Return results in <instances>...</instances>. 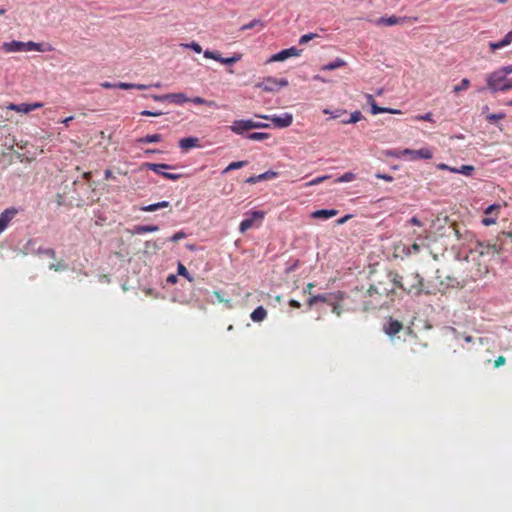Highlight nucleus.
<instances>
[{
    "instance_id": "nucleus-54",
    "label": "nucleus",
    "mask_w": 512,
    "mask_h": 512,
    "mask_svg": "<svg viewBox=\"0 0 512 512\" xmlns=\"http://www.w3.org/2000/svg\"><path fill=\"white\" fill-rule=\"evenodd\" d=\"M251 129H259V128H268L270 127L269 124L267 123H261V122H255L253 120H251Z\"/></svg>"
},
{
    "instance_id": "nucleus-21",
    "label": "nucleus",
    "mask_w": 512,
    "mask_h": 512,
    "mask_svg": "<svg viewBox=\"0 0 512 512\" xmlns=\"http://www.w3.org/2000/svg\"><path fill=\"white\" fill-rule=\"evenodd\" d=\"M410 20L408 17H398V16H389V17H380L377 21V25H402L406 21Z\"/></svg>"
},
{
    "instance_id": "nucleus-15",
    "label": "nucleus",
    "mask_w": 512,
    "mask_h": 512,
    "mask_svg": "<svg viewBox=\"0 0 512 512\" xmlns=\"http://www.w3.org/2000/svg\"><path fill=\"white\" fill-rule=\"evenodd\" d=\"M251 119L235 120L230 126L232 133L242 135L244 132L251 130Z\"/></svg>"
},
{
    "instance_id": "nucleus-44",
    "label": "nucleus",
    "mask_w": 512,
    "mask_h": 512,
    "mask_svg": "<svg viewBox=\"0 0 512 512\" xmlns=\"http://www.w3.org/2000/svg\"><path fill=\"white\" fill-rule=\"evenodd\" d=\"M317 37H318V35L316 33H312V32L307 33L300 37V40H298V43H300V45H306L310 40L315 39Z\"/></svg>"
},
{
    "instance_id": "nucleus-55",
    "label": "nucleus",
    "mask_w": 512,
    "mask_h": 512,
    "mask_svg": "<svg viewBox=\"0 0 512 512\" xmlns=\"http://www.w3.org/2000/svg\"><path fill=\"white\" fill-rule=\"evenodd\" d=\"M184 238H185L184 232L183 231H179V232L173 234L172 238H170V241L178 242V241H180V240H182Z\"/></svg>"
},
{
    "instance_id": "nucleus-24",
    "label": "nucleus",
    "mask_w": 512,
    "mask_h": 512,
    "mask_svg": "<svg viewBox=\"0 0 512 512\" xmlns=\"http://www.w3.org/2000/svg\"><path fill=\"white\" fill-rule=\"evenodd\" d=\"M338 214V211L337 210H316L315 212H313L311 214V217L313 219H322V220H326V219H331L333 217H335L336 215Z\"/></svg>"
},
{
    "instance_id": "nucleus-28",
    "label": "nucleus",
    "mask_w": 512,
    "mask_h": 512,
    "mask_svg": "<svg viewBox=\"0 0 512 512\" xmlns=\"http://www.w3.org/2000/svg\"><path fill=\"white\" fill-rule=\"evenodd\" d=\"M347 65V62H345L342 58H336L331 63H328L324 66H322V71H333L341 67H345Z\"/></svg>"
},
{
    "instance_id": "nucleus-36",
    "label": "nucleus",
    "mask_w": 512,
    "mask_h": 512,
    "mask_svg": "<svg viewBox=\"0 0 512 512\" xmlns=\"http://www.w3.org/2000/svg\"><path fill=\"white\" fill-rule=\"evenodd\" d=\"M468 87H470V80L462 78L461 82L454 86V92L458 94L461 91H466Z\"/></svg>"
},
{
    "instance_id": "nucleus-49",
    "label": "nucleus",
    "mask_w": 512,
    "mask_h": 512,
    "mask_svg": "<svg viewBox=\"0 0 512 512\" xmlns=\"http://www.w3.org/2000/svg\"><path fill=\"white\" fill-rule=\"evenodd\" d=\"M49 268L55 272H60L66 269V264L61 260L57 263H51Z\"/></svg>"
},
{
    "instance_id": "nucleus-14",
    "label": "nucleus",
    "mask_w": 512,
    "mask_h": 512,
    "mask_svg": "<svg viewBox=\"0 0 512 512\" xmlns=\"http://www.w3.org/2000/svg\"><path fill=\"white\" fill-rule=\"evenodd\" d=\"M499 214V206L491 205L486 208L485 216L481 219L482 225L489 227L497 222Z\"/></svg>"
},
{
    "instance_id": "nucleus-22",
    "label": "nucleus",
    "mask_w": 512,
    "mask_h": 512,
    "mask_svg": "<svg viewBox=\"0 0 512 512\" xmlns=\"http://www.w3.org/2000/svg\"><path fill=\"white\" fill-rule=\"evenodd\" d=\"M512 74V65L503 66L490 73L491 83H498L503 79V75Z\"/></svg>"
},
{
    "instance_id": "nucleus-39",
    "label": "nucleus",
    "mask_w": 512,
    "mask_h": 512,
    "mask_svg": "<svg viewBox=\"0 0 512 512\" xmlns=\"http://www.w3.org/2000/svg\"><path fill=\"white\" fill-rule=\"evenodd\" d=\"M317 302H327V296H325V295L312 296V297H310V299L307 300V305L311 307Z\"/></svg>"
},
{
    "instance_id": "nucleus-9",
    "label": "nucleus",
    "mask_w": 512,
    "mask_h": 512,
    "mask_svg": "<svg viewBox=\"0 0 512 512\" xmlns=\"http://www.w3.org/2000/svg\"><path fill=\"white\" fill-rule=\"evenodd\" d=\"M256 117H259L264 120H270L272 122V124H274L275 127H277V128H287V127H289V125L292 124V120H293L292 114H290V113H285L281 116H276V115L270 116V115L256 114Z\"/></svg>"
},
{
    "instance_id": "nucleus-29",
    "label": "nucleus",
    "mask_w": 512,
    "mask_h": 512,
    "mask_svg": "<svg viewBox=\"0 0 512 512\" xmlns=\"http://www.w3.org/2000/svg\"><path fill=\"white\" fill-rule=\"evenodd\" d=\"M370 108H372V109H370V111H372L373 115H378V114H382V113H390V114H399L400 113V110L380 107L377 104H375V102H372V105H370Z\"/></svg>"
},
{
    "instance_id": "nucleus-47",
    "label": "nucleus",
    "mask_w": 512,
    "mask_h": 512,
    "mask_svg": "<svg viewBox=\"0 0 512 512\" xmlns=\"http://www.w3.org/2000/svg\"><path fill=\"white\" fill-rule=\"evenodd\" d=\"M414 120H416V121H426V122L434 123V118L432 117V113L431 112H428V113L423 114V115H416L414 117Z\"/></svg>"
},
{
    "instance_id": "nucleus-52",
    "label": "nucleus",
    "mask_w": 512,
    "mask_h": 512,
    "mask_svg": "<svg viewBox=\"0 0 512 512\" xmlns=\"http://www.w3.org/2000/svg\"><path fill=\"white\" fill-rule=\"evenodd\" d=\"M276 176H277L276 172H264V173L258 175L257 178H259L262 181H264V180H267V179H270V178H274Z\"/></svg>"
},
{
    "instance_id": "nucleus-46",
    "label": "nucleus",
    "mask_w": 512,
    "mask_h": 512,
    "mask_svg": "<svg viewBox=\"0 0 512 512\" xmlns=\"http://www.w3.org/2000/svg\"><path fill=\"white\" fill-rule=\"evenodd\" d=\"M178 274L180 276H183V277L187 278V280L190 281V282L193 281V278L190 277L189 272L186 269V267L183 265V263H179L178 264Z\"/></svg>"
},
{
    "instance_id": "nucleus-35",
    "label": "nucleus",
    "mask_w": 512,
    "mask_h": 512,
    "mask_svg": "<svg viewBox=\"0 0 512 512\" xmlns=\"http://www.w3.org/2000/svg\"><path fill=\"white\" fill-rule=\"evenodd\" d=\"M363 119V114L359 110H356L349 115L348 120H342V124H355Z\"/></svg>"
},
{
    "instance_id": "nucleus-6",
    "label": "nucleus",
    "mask_w": 512,
    "mask_h": 512,
    "mask_svg": "<svg viewBox=\"0 0 512 512\" xmlns=\"http://www.w3.org/2000/svg\"><path fill=\"white\" fill-rule=\"evenodd\" d=\"M288 82L287 79L281 78L277 79L274 77H267L262 80V82H259L255 85L256 88H260L266 92H276L281 87H287Z\"/></svg>"
},
{
    "instance_id": "nucleus-19",
    "label": "nucleus",
    "mask_w": 512,
    "mask_h": 512,
    "mask_svg": "<svg viewBox=\"0 0 512 512\" xmlns=\"http://www.w3.org/2000/svg\"><path fill=\"white\" fill-rule=\"evenodd\" d=\"M1 50L5 53L24 52V42L18 40H11L1 44Z\"/></svg>"
},
{
    "instance_id": "nucleus-5",
    "label": "nucleus",
    "mask_w": 512,
    "mask_h": 512,
    "mask_svg": "<svg viewBox=\"0 0 512 512\" xmlns=\"http://www.w3.org/2000/svg\"><path fill=\"white\" fill-rule=\"evenodd\" d=\"M143 168L153 171L156 174L172 181H177L183 177L180 173L164 172V170L173 169V166L169 164L144 163Z\"/></svg>"
},
{
    "instance_id": "nucleus-12",
    "label": "nucleus",
    "mask_w": 512,
    "mask_h": 512,
    "mask_svg": "<svg viewBox=\"0 0 512 512\" xmlns=\"http://www.w3.org/2000/svg\"><path fill=\"white\" fill-rule=\"evenodd\" d=\"M301 54V50L297 49L295 47H291L288 49L281 50L274 55H272L267 62H283L286 59L292 58V57H298Z\"/></svg>"
},
{
    "instance_id": "nucleus-27",
    "label": "nucleus",
    "mask_w": 512,
    "mask_h": 512,
    "mask_svg": "<svg viewBox=\"0 0 512 512\" xmlns=\"http://www.w3.org/2000/svg\"><path fill=\"white\" fill-rule=\"evenodd\" d=\"M169 206H170V203L168 201H163V202H157L154 204H150L148 206H141V208H139V210H141L143 212H153V211H158L159 209L167 208Z\"/></svg>"
},
{
    "instance_id": "nucleus-2",
    "label": "nucleus",
    "mask_w": 512,
    "mask_h": 512,
    "mask_svg": "<svg viewBox=\"0 0 512 512\" xmlns=\"http://www.w3.org/2000/svg\"><path fill=\"white\" fill-rule=\"evenodd\" d=\"M423 287L424 279L416 272L409 273L403 277V286H399L400 289L415 296H419L422 293Z\"/></svg>"
},
{
    "instance_id": "nucleus-30",
    "label": "nucleus",
    "mask_w": 512,
    "mask_h": 512,
    "mask_svg": "<svg viewBox=\"0 0 512 512\" xmlns=\"http://www.w3.org/2000/svg\"><path fill=\"white\" fill-rule=\"evenodd\" d=\"M189 102L190 103H194L196 105H206L208 107H214V108H218L219 106L217 105V103L213 100H206L205 98H202V97H194V98H189Z\"/></svg>"
},
{
    "instance_id": "nucleus-62",
    "label": "nucleus",
    "mask_w": 512,
    "mask_h": 512,
    "mask_svg": "<svg viewBox=\"0 0 512 512\" xmlns=\"http://www.w3.org/2000/svg\"><path fill=\"white\" fill-rule=\"evenodd\" d=\"M410 225H414V226H418V227H421L422 226V223L420 222L419 218L417 217H412L410 218L409 222H408Z\"/></svg>"
},
{
    "instance_id": "nucleus-20",
    "label": "nucleus",
    "mask_w": 512,
    "mask_h": 512,
    "mask_svg": "<svg viewBox=\"0 0 512 512\" xmlns=\"http://www.w3.org/2000/svg\"><path fill=\"white\" fill-rule=\"evenodd\" d=\"M41 107H42L41 102H35L32 104H29V103L11 104L9 106V109L13 110V111H18V112L29 113L30 111L39 109Z\"/></svg>"
},
{
    "instance_id": "nucleus-13",
    "label": "nucleus",
    "mask_w": 512,
    "mask_h": 512,
    "mask_svg": "<svg viewBox=\"0 0 512 512\" xmlns=\"http://www.w3.org/2000/svg\"><path fill=\"white\" fill-rule=\"evenodd\" d=\"M401 330H403V324L393 317H389L383 325V331L389 338L395 337Z\"/></svg>"
},
{
    "instance_id": "nucleus-43",
    "label": "nucleus",
    "mask_w": 512,
    "mask_h": 512,
    "mask_svg": "<svg viewBox=\"0 0 512 512\" xmlns=\"http://www.w3.org/2000/svg\"><path fill=\"white\" fill-rule=\"evenodd\" d=\"M506 117V114L503 112L496 113V114H490L486 116V120L488 123H494L497 120H503Z\"/></svg>"
},
{
    "instance_id": "nucleus-3",
    "label": "nucleus",
    "mask_w": 512,
    "mask_h": 512,
    "mask_svg": "<svg viewBox=\"0 0 512 512\" xmlns=\"http://www.w3.org/2000/svg\"><path fill=\"white\" fill-rule=\"evenodd\" d=\"M359 300L362 302V309L364 311L388 307L391 304L390 301L384 299L383 297H379L377 295H368V290L359 294Z\"/></svg>"
},
{
    "instance_id": "nucleus-18",
    "label": "nucleus",
    "mask_w": 512,
    "mask_h": 512,
    "mask_svg": "<svg viewBox=\"0 0 512 512\" xmlns=\"http://www.w3.org/2000/svg\"><path fill=\"white\" fill-rule=\"evenodd\" d=\"M512 43V29L507 32L505 36H503L502 40H498L496 42H490L488 43V48H490V51L493 53L497 50H500L507 45Z\"/></svg>"
},
{
    "instance_id": "nucleus-53",
    "label": "nucleus",
    "mask_w": 512,
    "mask_h": 512,
    "mask_svg": "<svg viewBox=\"0 0 512 512\" xmlns=\"http://www.w3.org/2000/svg\"><path fill=\"white\" fill-rule=\"evenodd\" d=\"M117 88L122 90H131L134 89L133 83H127V82H118Z\"/></svg>"
},
{
    "instance_id": "nucleus-32",
    "label": "nucleus",
    "mask_w": 512,
    "mask_h": 512,
    "mask_svg": "<svg viewBox=\"0 0 512 512\" xmlns=\"http://www.w3.org/2000/svg\"><path fill=\"white\" fill-rule=\"evenodd\" d=\"M474 170H475V168L472 165H462L460 168H451L450 172L460 173L465 176H471V174Z\"/></svg>"
},
{
    "instance_id": "nucleus-56",
    "label": "nucleus",
    "mask_w": 512,
    "mask_h": 512,
    "mask_svg": "<svg viewBox=\"0 0 512 512\" xmlns=\"http://www.w3.org/2000/svg\"><path fill=\"white\" fill-rule=\"evenodd\" d=\"M424 246V243H413L412 246H410L409 253H418L420 252L421 247Z\"/></svg>"
},
{
    "instance_id": "nucleus-38",
    "label": "nucleus",
    "mask_w": 512,
    "mask_h": 512,
    "mask_svg": "<svg viewBox=\"0 0 512 512\" xmlns=\"http://www.w3.org/2000/svg\"><path fill=\"white\" fill-rule=\"evenodd\" d=\"M329 178L328 175H324V176H318L316 177L315 179L309 181V182H306L305 183V187H310V186H317L318 184H321L323 183L324 181H327Z\"/></svg>"
},
{
    "instance_id": "nucleus-17",
    "label": "nucleus",
    "mask_w": 512,
    "mask_h": 512,
    "mask_svg": "<svg viewBox=\"0 0 512 512\" xmlns=\"http://www.w3.org/2000/svg\"><path fill=\"white\" fill-rule=\"evenodd\" d=\"M53 47L49 43H38L34 41L24 42V52L36 51V52H51Z\"/></svg>"
},
{
    "instance_id": "nucleus-63",
    "label": "nucleus",
    "mask_w": 512,
    "mask_h": 512,
    "mask_svg": "<svg viewBox=\"0 0 512 512\" xmlns=\"http://www.w3.org/2000/svg\"><path fill=\"white\" fill-rule=\"evenodd\" d=\"M288 305H290L292 308H295V309H298L301 307V304L296 300H290V302H288Z\"/></svg>"
},
{
    "instance_id": "nucleus-31",
    "label": "nucleus",
    "mask_w": 512,
    "mask_h": 512,
    "mask_svg": "<svg viewBox=\"0 0 512 512\" xmlns=\"http://www.w3.org/2000/svg\"><path fill=\"white\" fill-rule=\"evenodd\" d=\"M159 230L158 226L150 225V226H144V225H138L134 226V234L137 235H143L149 232H156Z\"/></svg>"
},
{
    "instance_id": "nucleus-8",
    "label": "nucleus",
    "mask_w": 512,
    "mask_h": 512,
    "mask_svg": "<svg viewBox=\"0 0 512 512\" xmlns=\"http://www.w3.org/2000/svg\"><path fill=\"white\" fill-rule=\"evenodd\" d=\"M403 154L404 158L408 159V161H418L420 159L430 160L432 158V151L430 148H420L419 150L404 148Z\"/></svg>"
},
{
    "instance_id": "nucleus-4",
    "label": "nucleus",
    "mask_w": 512,
    "mask_h": 512,
    "mask_svg": "<svg viewBox=\"0 0 512 512\" xmlns=\"http://www.w3.org/2000/svg\"><path fill=\"white\" fill-rule=\"evenodd\" d=\"M246 215H248V218L242 220L239 226V231L242 234L251 228L260 227L262 220L265 219L266 213L261 210H255Z\"/></svg>"
},
{
    "instance_id": "nucleus-7",
    "label": "nucleus",
    "mask_w": 512,
    "mask_h": 512,
    "mask_svg": "<svg viewBox=\"0 0 512 512\" xmlns=\"http://www.w3.org/2000/svg\"><path fill=\"white\" fill-rule=\"evenodd\" d=\"M204 58L212 59V60L220 62V63H222L223 65H226V66H231V65H233V64H235V63H237L238 61L241 60L242 54L241 53H235V54H233L230 57H222L220 55V53H218V52H213V51H210V50H205L204 51Z\"/></svg>"
},
{
    "instance_id": "nucleus-16",
    "label": "nucleus",
    "mask_w": 512,
    "mask_h": 512,
    "mask_svg": "<svg viewBox=\"0 0 512 512\" xmlns=\"http://www.w3.org/2000/svg\"><path fill=\"white\" fill-rule=\"evenodd\" d=\"M19 213V210L15 207H10L5 209V211L0 214V228H4V230L9 227L11 221L15 218V216Z\"/></svg>"
},
{
    "instance_id": "nucleus-25",
    "label": "nucleus",
    "mask_w": 512,
    "mask_h": 512,
    "mask_svg": "<svg viewBox=\"0 0 512 512\" xmlns=\"http://www.w3.org/2000/svg\"><path fill=\"white\" fill-rule=\"evenodd\" d=\"M166 98H168V101L178 105L189 102V98L183 93L166 94Z\"/></svg>"
},
{
    "instance_id": "nucleus-58",
    "label": "nucleus",
    "mask_w": 512,
    "mask_h": 512,
    "mask_svg": "<svg viewBox=\"0 0 512 512\" xmlns=\"http://www.w3.org/2000/svg\"><path fill=\"white\" fill-rule=\"evenodd\" d=\"M214 296L216 297V300H218L219 302L225 303L226 305H228L229 308H231L230 300H225L224 298H222L220 292L215 291Z\"/></svg>"
},
{
    "instance_id": "nucleus-59",
    "label": "nucleus",
    "mask_w": 512,
    "mask_h": 512,
    "mask_svg": "<svg viewBox=\"0 0 512 512\" xmlns=\"http://www.w3.org/2000/svg\"><path fill=\"white\" fill-rule=\"evenodd\" d=\"M163 113L161 111H156V112H153V111H150V110H143L141 112V115L143 116H159V115H162Z\"/></svg>"
},
{
    "instance_id": "nucleus-45",
    "label": "nucleus",
    "mask_w": 512,
    "mask_h": 512,
    "mask_svg": "<svg viewBox=\"0 0 512 512\" xmlns=\"http://www.w3.org/2000/svg\"><path fill=\"white\" fill-rule=\"evenodd\" d=\"M355 179V174L353 172H346L342 176L336 179L337 183L349 182Z\"/></svg>"
},
{
    "instance_id": "nucleus-48",
    "label": "nucleus",
    "mask_w": 512,
    "mask_h": 512,
    "mask_svg": "<svg viewBox=\"0 0 512 512\" xmlns=\"http://www.w3.org/2000/svg\"><path fill=\"white\" fill-rule=\"evenodd\" d=\"M452 332H454L456 340L462 339V340L465 341V343H472L473 342V338L470 335H462L459 332H457L456 329H452Z\"/></svg>"
},
{
    "instance_id": "nucleus-33",
    "label": "nucleus",
    "mask_w": 512,
    "mask_h": 512,
    "mask_svg": "<svg viewBox=\"0 0 512 512\" xmlns=\"http://www.w3.org/2000/svg\"><path fill=\"white\" fill-rule=\"evenodd\" d=\"M160 141H161L160 134L147 135V136L139 138L137 140V142L139 144L158 143Z\"/></svg>"
},
{
    "instance_id": "nucleus-34",
    "label": "nucleus",
    "mask_w": 512,
    "mask_h": 512,
    "mask_svg": "<svg viewBox=\"0 0 512 512\" xmlns=\"http://www.w3.org/2000/svg\"><path fill=\"white\" fill-rule=\"evenodd\" d=\"M246 138L250 141H264L270 138V134L265 132H252L247 135Z\"/></svg>"
},
{
    "instance_id": "nucleus-41",
    "label": "nucleus",
    "mask_w": 512,
    "mask_h": 512,
    "mask_svg": "<svg viewBox=\"0 0 512 512\" xmlns=\"http://www.w3.org/2000/svg\"><path fill=\"white\" fill-rule=\"evenodd\" d=\"M256 26H261L263 27V24L261 22V20H252L244 25L241 26L240 30L241 31H245V30H248V29H253L255 28Z\"/></svg>"
},
{
    "instance_id": "nucleus-51",
    "label": "nucleus",
    "mask_w": 512,
    "mask_h": 512,
    "mask_svg": "<svg viewBox=\"0 0 512 512\" xmlns=\"http://www.w3.org/2000/svg\"><path fill=\"white\" fill-rule=\"evenodd\" d=\"M39 253L42 255H46L51 259H55L56 252L51 248L39 249Z\"/></svg>"
},
{
    "instance_id": "nucleus-42",
    "label": "nucleus",
    "mask_w": 512,
    "mask_h": 512,
    "mask_svg": "<svg viewBox=\"0 0 512 512\" xmlns=\"http://www.w3.org/2000/svg\"><path fill=\"white\" fill-rule=\"evenodd\" d=\"M346 112H347L346 110H341V109H338L335 111H331L329 109H323V114L331 115L332 119H337V118L341 117L343 114H345Z\"/></svg>"
},
{
    "instance_id": "nucleus-37",
    "label": "nucleus",
    "mask_w": 512,
    "mask_h": 512,
    "mask_svg": "<svg viewBox=\"0 0 512 512\" xmlns=\"http://www.w3.org/2000/svg\"><path fill=\"white\" fill-rule=\"evenodd\" d=\"M182 46L185 48V49H190L192 50L194 53L196 54H200L203 52V49L201 48L200 44L193 41V42H190L189 44H182Z\"/></svg>"
},
{
    "instance_id": "nucleus-26",
    "label": "nucleus",
    "mask_w": 512,
    "mask_h": 512,
    "mask_svg": "<svg viewBox=\"0 0 512 512\" xmlns=\"http://www.w3.org/2000/svg\"><path fill=\"white\" fill-rule=\"evenodd\" d=\"M267 316L266 309L262 306L255 308L250 314L251 320L255 322H262Z\"/></svg>"
},
{
    "instance_id": "nucleus-50",
    "label": "nucleus",
    "mask_w": 512,
    "mask_h": 512,
    "mask_svg": "<svg viewBox=\"0 0 512 512\" xmlns=\"http://www.w3.org/2000/svg\"><path fill=\"white\" fill-rule=\"evenodd\" d=\"M387 155L394 158H404L403 149H393L387 152Z\"/></svg>"
},
{
    "instance_id": "nucleus-11",
    "label": "nucleus",
    "mask_w": 512,
    "mask_h": 512,
    "mask_svg": "<svg viewBox=\"0 0 512 512\" xmlns=\"http://www.w3.org/2000/svg\"><path fill=\"white\" fill-rule=\"evenodd\" d=\"M486 86L488 91L491 93H496L498 91H509L512 89V81L507 79V75H503V79L501 81L492 84L491 79L489 78V74L486 75Z\"/></svg>"
},
{
    "instance_id": "nucleus-40",
    "label": "nucleus",
    "mask_w": 512,
    "mask_h": 512,
    "mask_svg": "<svg viewBox=\"0 0 512 512\" xmlns=\"http://www.w3.org/2000/svg\"><path fill=\"white\" fill-rule=\"evenodd\" d=\"M245 165H246V161L231 162L230 165H228V167L225 168L224 173H227V172H229L231 170H235V169H241Z\"/></svg>"
},
{
    "instance_id": "nucleus-61",
    "label": "nucleus",
    "mask_w": 512,
    "mask_h": 512,
    "mask_svg": "<svg viewBox=\"0 0 512 512\" xmlns=\"http://www.w3.org/2000/svg\"><path fill=\"white\" fill-rule=\"evenodd\" d=\"M101 87L103 89H113L117 88V83L103 82L101 83Z\"/></svg>"
},
{
    "instance_id": "nucleus-64",
    "label": "nucleus",
    "mask_w": 512,
    "mask_h": 512,
    "mask_svg": "<svg viewBox=\"0 0 512 512\" xmlns=\"http://www.w3.org/2000/svg\"><path fill=\"white\" fill-rule=\"evenodd\" d=\"M257 181H262L261 179L257 178V176H250L248 180H246L249 184H255Z\"/></svg>"
},
{
    "instance_id": "nucleus-23",
    "label": "nucleus",
    "mask_w": 512,
    "mask_h": 512,
    "mask_svg": "<svg viewBox=\"0 0 512 512\" xmlns=\"http://www.w3.org/2000/svg\"><path fill=\"white\" fill-rule=\"evenodd\" d=\"M199 147H200L199 139L194 136H190V137L183 138V139L179 140V148H181L184 151H187V150H190L193 148H199Z\"/></svg>"
},
{
    "instance_id": "nucleus-1",
    "label": "nucleus",
    "mask_w": 512,
    "mask_h": 512,
    "mask_svg": "<svg viewBox=\"0 0 512 512\" xmlns=\"http://www.w3.org/2000/svg\"><path fill=\"white\" fill-rule=\"evenodd\" d=\"M399 286H403V276L394 274L392 279L389 280L388 284H385L384 282H379L375 285L370 286L368 288V295L370 297L377 295L379 297H383L384 299L390 302H393L395 289L399 288Z\"/></svg>"
},
{
    "instance_id": "nucleus-10",
    "label": "nucleus",
    "mask_w": 512,
    "mask_h": 512,
    "mask_svg": "<svg viewBox=\"0 0 512 512\" xmlns=\"http://www.w3.org/2000/svg\"><path fill=\"white\" fill-rule=\"evenodd\" d=\"M474 252L479 254L481 257L492 258L501 252L496 244L477 242L474 248Z\"/></svg>"
},
{
    "instance_id": "nucleus-60",
    "label": "nucleus",
    "mask_w": 512,
    "mask_h": 512,
    "mask_svg": "<svg viewBox=\"0 0 512 512\" xmlns=\"http://www.w3.org/2000/svg\"><path fill=\"white\" fill-rule=\"evenodd\" d=\"M504 363H506V358H504L503 356H498L495 360V367H500V366H503Z\"/></svg>"
},
{
    "instance_id": "nucleus-57",
    "label": "nucleus",
    "mask_w": 512,
    "mask_h": 512,
    "mask_svg": "<svg viewBox=\"0 0 512 512\" xmlns=\"http://www.w3.org/2000/svg\"><path fill=\"white\" fill-rule=\"evenodd\" d=\"M376 177L378 179H381L383 181H388V182H392L394 180L393 176L388 175V174H383V173H377Z\"/></svg>"
}]
</instances>
